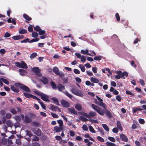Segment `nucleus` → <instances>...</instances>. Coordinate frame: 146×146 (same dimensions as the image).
<instances>
[{
	"mask_svg": "<svg viewBox=\"0 0 146 146\" xmlns=\"http://www.w3.org/2000/svg\"><path fill=\"white\" fill-rule=\"evenodd\" d=\"M91 106L93 109L100 115H103L105 113L106 115L109 118H111L112 117V116L110 112L108 110L102 109L94 104H92Z\"/></svg>",
	"mask_w": 146,
	"mask_h": 146,
	"instance_id": "obj_1",
	"label": "nucleus"
},
{
	"mask_svg": "<svg viewBox=\"0 0 146 146\" xmlns=\"http://www.w3.org/2000/svg\"><path fill=\"white\" fill-rule=\"evenodd\" d=\"M115 73L118 75H115L114 78L117 79H119L120 78L125 79V76L126 77H127L128 76V73L126 71L122 73L121 71L119 70L116 71Z\"/></svg>",
	"mask_w": 146,
	"mask_h": 146,
	"instance_id": "obj_2",
	"label": "nucleus"
},
{
	"mask_svg": "<svg viewBox=\"0 0 146 146\" xmlns=\"http://www.w3.org/2000/svg\"><path fill=\"white\" fill-rule=\"evenodd\" d=\"M15 85L17 87H19L23 90L27 92H29L30 91L29 88L27 86L22 84L20 83H16L15 84Z\"/></svg>",
	"mask_w": 146,
	"mask_h": 146,
	"instance_id": "obj_3",
	"label": "nucleus"
},
{
	"mask_svg": "<svg viewBox=\"0 0 146 146\" xmlns=\"http://www.w3.org/2000/svg\"><path fill=\"white\" fill-rule=\"evenodd\" d=\"M71 91L72 93L77 96L80 97H82L84 96L82 91L78 89L72 88L71 89Z\"/></svg>",
	"mask_w": 146,
	"mask_h": 146,
	"instance_id": "obj_4",
	"label": "nucleus"
},
{
	"mask_svg": "<svg viewBox=\"0 0 146 146\" xmlns=\"http://www.w3.org/2000/svg\"><path fill=\"white\" fill-rule=\"evenodd\" d=\"M15 65L16 66L20 68L27 69L28 67L26 64L23 61H21V62H17L15 63Z\"/></svg>",
	"mask_w": 146,
	"mask_h": 146,
	"instance_id": "obj_5",
	"label": "nucleus"
},
{
	"mask_svg": "<svg viewBox=\"0 0 146 146\" xmlns=\"http://www.w3.org/2000/svg\"><path fill=\"white\" fill-rule=\"evenodd\" d=\"M32 70L35 72L37 76L39 77H41L42 76V74L40 72V70L39 69L38 67H33L32 68Z\"/></svg>",
	"mask_w": 146,
	"mask_h": 146,
	"instance_id": "obj_6",
	"label": "nucleus"
},
{
	"mask_svg": "<svg viewBox=\"0 0 146 146\" xmlns=\"http://www.w3.org/2000/svg\"><path fill=\"white\" fill-rule=\"evenodd\" d=\"M96 97L99 101V102L100 104H99V105L103 107L105 109H106L107 106L106 104L102 102L103 101V100L98 96H96Z\"/></svg>",
	"mask_w": 146,
	"mask_h": 146,
	"instance_id": "obj_7",
	"label": "nucleus"
},
{
	"mask_svg": "<svg viewBox=\"0 0 146 146\" xmlns=\"http://www.w3.org/2000/svg\"><path fill=\"white\" fill-rule=\"evenodd\" d=\"M61 103L62 105L64 107L67 108L70 106V104L66 100H62L61 101Z\"/></svg>",
	"mask_w": 146,
	"mask_h": 146,
	"instance_id": "obj_8",
	"label": "nucleus"
},
{
	"mask_svg": "<svg viewBox=\"0 0 146 146\" xmlns=\"http://www.w3.org/2000/svg\"><path fill=\"white\" fill-rule=\"evenodd\" d=\"M40 81L45 85L48 84L49 82L48 78L45 76H42L40 79Z\"/></svg>",
	"mask_w": 146,
	"mask_h": 146,
	"instance_id": "obj_9",
	"label": "nucleus"
},
{
	"mask_svg": "<svg viewBox=\"0 0 146 146\" xmlns=\"http://www.w3.org/2000/svg\"><path fill=\"white\" fill-rule=\"evenodd\" d=\"M67 110L70 114L76 115H77V111L75 110L73 108H68Z\"/></svg>",
	"mask_w": 146,
	"mask_h": 146,
	"instance_id": "obj_10",
	"label": "nucleus"
},
{
	"mask_svg": "<svg viewBox=\"0 0 146 146\" xmlns=\"http://www.w3.org/2000/svg\"><path fill=\"white\" fill-rule=\"evenodd\" d=\"M120 137L121 140L125 142H127L128 139L127 137L123 133H121L120 135Z\"/></svg>",
	"mask_w": 146,
	"mask_h": 146,
	"instance_id": "obj_11",
	"label": "nucleus"
},
{
	"mask_svg": "<svg viewBox=\"0 0 146 146\" xmlns=\"http://www.w3.org/2000/svg\"><path fill=\"white\" fill-rule=\"evenodd\" d=\"M40 98L42 100L44 101L48 102L49 101V96L48 95H46L44 93H43Z\"/></svg>",
	"mask_w": 146,
	"mask_h": 146,
	"instance_id": "obj_12",
	"label": "nucleus"
},
{
	"mask_svg": "<svg viewBox=\"0 0 146 146\" xmlns=\"http://www.w3.org/2000/svg\"><path fill=\"white\" fill-rule=\"evenodd\" d=\"M63 127L61 126H55L54 127V130L56 133L59 132L61 131H63Z\"/></svg>",
	"mask_w": 146,
	"mask_h": 146,
	"instance_id": "obj_13",
	"label": "nucleus"
},
{
	"mask_svg": "<svg viewBox=\"0 0 146 146\" xmlns=\"http://www.w3.org/2000/svg\"><path fill=\"white\" fill-rule=\"evenodd\" d=\"M57 88L58 91L60 92H62L65 89V86L61 84H58L57 85Z\"/></svg>",
	"mask_w": 146,
	"mask_h": 146,
	"instance_id": "obj_14",
	"label": "nucleus"
},
{
	"mask_svg": "<svg viewBox=\"0 0 146 146\" xmlns=\"http://www.w3.org/2000/svg\"><path fill=\"white\" fill-rule=\"evenodd\" d=\"M25 122L26 123H30L31 122L32 119L31 117L27 115L25 116Z\"/></svg>",
	"mask_w": 146,
	"mask_h": 146,
	"instance_id": "obj_15",
	"label": "nucleus"
},
{
	"mask_svg": "<svg viewBox=\"0 0 146 146\" xmlns=\"http://www.w3.org/2000/svg\"><path fill=\"white\" fill-rule=\"evenodd\" d=\"M50 108L51 110L54 111H56L58 110L60 112L61 111L60 109L57 106L51 105V106Z\"/></svg>",
	"mask_w": 146,
	"mask_h": 146,
	"instance_id": "obj_16",
	"label": "nucleus"
},
{
	"mask_svg": "<svg viewBox=\"0 0 146 146\" xmlns=\"http://www.w3.org/2000/svg\"><path fill=\"white\" fill-rule=\"evenodd\" d=\"M96 113L93 111H90L89 113V118H95Z\"/></svg>",
	"mask_w": 146,
	"mask_h": 146,
	"instance_id": "obj_17",
	"label": "nucleus"
},
{
	"mask_svg": "<svg viewBox=\"0 0 146 146\" xmlns=\"http://www.w3.org/2000/svg\"><path fill=\"white\" fill-rule=\"evenodd\" d=\"M33 131V133L38 136H40L41 135V131L40 129H38L37 130L34 129Z\"/></svg>",
	"mask_w": 146,
	"mask_h": 146,
	"instance_id": "obj_18",
	"label": "nucleus"
},
{
	"mask_svg": "<svg viewBox=\"0 0 146 146\" xmlns=\"http://www.w3.org/2000/svg\"><path fill=\"white\" fill-rule=\"evenodd\" d=\"M51 100L53 101V102L55 104L58 106L60 105V104L59 103V101L57 98L54 97H53L51 98Z\"/></svg>",
	"mask_w": 146,
	"mask_h": 146,
	"instance_id": "obj_19",
	"label": "nucleus"
},
{
	"mask_svg": "<svg viewBox=\"0 0 146 146\" xmlns=\"http://www.w3.org/2000/svg\"><path fill=\"white\" fill-rule=\"evenodd\" d=\"M53 71L55 74L57 75L59 74V70L58 68L56 67H55L53 68Z\"/></svg>",
	"mask_w": 146,
	"mask_h": 146,
	"instance_id": "obj_20",
	"label": "nucleus"
},
{
	"mask_svg": "<svg viewBox=\"0 0 146 146\" xmlns=\"http://www.w3.org/2000/svg\"><path fill=\"white\" fill-rule=\"evenodd\" d=\"M23 17L26 20L28 21H30L32 20V18L26 14H23Z\"/></svg>",
	"mask_w": 146,
	"mask_h": 146,
	"instance_id": "obj_21",
	"label": "nucleus"
},
{
	"mask_svg": "<svg viewBox=\"0 0 146 146\" xmlns=\"http://www.w3.org/2000/svg\"><path fill=\"white\" fill-rule=\"evenodd\" d=\"M116 124H117V128L118 129H119V130L121 131L123 129V128L121 126V123H120V121H117V122Z\"/></svg>",
	"mask_w": 146,
	"mask_h": 146,
	"instance_id": "obj_22",
	"label": "nucleus"
},
{
	"mask_svg": "<svg viewBox=\"0 0 146 146\" xmlns=\"http://www.w3.org/2000/svg\"><path fill=\"white\" fill-rule=\"evenodd\" d=\"M75 108L78 111H81L82 109L81 105L79 104H76L75 106Z\"/></svg>",
	"mask_w": 146,
	"mask_h": 146,
	"instance_id": "obj_23",
	"label": "nucleus"
},
{
	"mask_svg": "<svg viewBox=\"0 0 146 146\" xmlns=\"http://www.w3.org/2000/svg\"><path fill=\"white\" fill-rule=\"evenodd\" d=\"M50 84H51L52 88L53 89L56 90L57 89V86H56V84L54 83V82L53 81H51V82H50Z\"/></svg>",
	"mask_w": 146,
	"mask_h": 146,
	"instance_id": "obj_24",
	"label": "nucleus"
},
{
	"mask_svg": "<svg viewBox=\"0 0 146 146\" xmlns=\"http://www.w3.org/2000/svg\"><path fill=\"white\" fill-rule=\"evenodd\" d=\"M90 81L94 83H98L99 82V80L98 79L93 77L91 78Z\"/></svg>",
	"mask_w": 146,
	"mask_h": 146,
	"instance_id": "obj_25",
	"label": "nucleus"
},
{
	"mask_svg": "<svg viewBox=\"0 0 146 146\" xmlns=\"http://www.w3.org/2000/svg\"><path fill=\"white\" fill-rule=\"evenodd\" d=\"M11 90L15 92H19V90L14 86H11Z\"/></svg>",
	"mask_w": 146,
	"mask_h": 146,
	"instance_id": "obj_26",
	"label": "nucleus"
},
{
	"mask_svg": "<svg viewBox=\"0 0 146 146\" xmlns=\"http://www.w3.org/2000/svg\"><path fill=\"white\" fill-rule=\"evenodd\" d=\"M6 124L9 127H12L13 125V124L10 120H8L7 121Z\"/></svg>",
	"mask_w": 146,
	"mask_h": 146,
	"instance_id": "obj_27",
	"label": "nucleus"
},
{
	"mask_svg": "<svg viewBox=\"0 0 146 146\" xmlns=\"http://www.w3.org/2000/svg\"><path fill=\"white\" fill-rule=\"evenodd\" d=\"M19 71L20 72V74L22 76L25 75L24 73H26V71L25 70L23 69H19Z\"/></svg>",
	"mask_w": 146,
	"mask_h": 146,
	"instance_id": "obj_28",
	"label": "nucleus"
},
{
	"mask_svg": "<svg viewBox=\"0 0 146 146\" xmlns=\"http://www.w3.org/2000/svg\"><path fill=\"white\" fill-rule=\"evenodd\" d=\"M19 33L21 34H24L27 33V31L25 29H21L19 30Z\"/></svg>",
	"mask_w": 146,
	"mask_h": 146,
	"instance_id": "obj_29",
	"label": "nucleus"
},
{
	"mask_svg": "<svg viewBox=\"0 0 146 146\" xmlns=\"http://www.w3.org/2000/svg\"><path fill=\"white\" fill-rule=\"evenodd\" d=\"M102 126L104 129L106 130L107 131H109V129L107 125L106 124H102Z\"/></svg>",
	"mask_w": 146,
	"mask_h": 146,
	"instance_id": "obj_30",
	"label": "nucleus"
},
{
	"mask_svg": "<svg viewBox=\"0 0 146 146\" xmlns=\"http://www.w3.org/2000/svg\"><path fill=\"white\" fill-rule=\"evenodd\" d=\"M23 94L27 98H31V96L32 94H29L27 93L24 92L23 93Z\"/></svg>",
	"mask_w": 146,
	"mask_h": 146,
	"instance_id": "obj_31",
	"label": "nucleus"
},
{
	"mask_svg": "<svg viewBox=\"0 0 146 146\" xmlns=\"http://www.w3.org/2000/svg\"><path fill=\"white\" fill-rule=\"evenodd\" d=\"M38 34L36 32H33L32 33V36L33 37L36 38L38 37Z\"/></svg>",
	"mask_w": 146,
	"mask_h": 146,
	"instance_id": "obj_32",
	"label": "nucleus"
},
{
	"mask_svg": "<svg viewBox=\"0 0 146 146\" xmlns=\"http://www.w3.org/2000/svg\"><path fill=\"white\" fill-rule=\"evenodd\" d=\"M64 94L70 98H72V95L70 94L67 91H65L64 92Z\"/></svg>",
	"mask_w": 146,
	"mask_h": 146,
	"instance_id": "obj_33",
	"label": "nucleus"
},
{
	"mask_svg": "<svg viewBox=\"0 0 146 146\" xmlns=\"http://www.w3.org/2000/svg\"><path fill=\"white\" fill-rule=\"evenodd\" d=\"M106 145L107 146H115V144L109 142H107L106 143Z\"/></svg>",
	"mask_w": 146,
	"mask_h": 146,
	"instance_id": "obj_34",
	"label": "nucleus"
},
{
	"mask_svg": "<svg viewBox=\"0 0 146 146\" xmlns=\"http://www.w3.org/2000/svg\"><path fill=\"white\" fill-rule=\"evenodd\" d=\"M1 80L6 84L8 85L9 82L6 79L3 78H1Z\"/></svg>",
	"mask_w": 146,
	"mask_h": 146,
	"instance_id": "obj_35",
	"label": "nucleus"
},
{
	"mask_svg": "<svg viewBox=\"0 0 146 146\" xmlns=\"http://www.w3.org/2000/svg\"><path fill=\"white\" fill-rule=\"evenodd\" d=\"M79 67L80 68L81 71L82 72H84L85 71V67L84 66H83L82 65V64H79Z\"/></svg>",
	"mask_w": 146,
	"mask_h": 146,
	"instance_id": "obj_36",
	"label": "nucleus"
},
{
	"mask_svg": "<svg viewBox=\"0 0 146 146\" xmlns=\"http://www.w3.org/2000/svg\"><path fill=\"white\" fill-rule=\"evenodd\" d=\"M81 61L82 62H84L86 60V57L84 55H82L80 58Z\"/></svg>",
	"mask_w": 146,
	"mask_h": 146,
	"instance_id": "obj_37",
	"label": "nucleus"
},
{
	"mask_svg": "<svg viewBox=\"0 0 146 146\" xmlns=\"http://www.w3.org/2000/svg\"><path fill=\"white\" fill-rule=\"evenodd\" d=\"M37 54L36 52L33 53L30 56V57L31 59H32L36 57L37 56Z\"/></svg>",
	"mask_w": 146,
	"mask_h": 146,
	"instance_id": "obj_38",
	"label": "nucleus"
},
{
	"mask_svg": "<svg viewBox=\"0 0 146 146\" xmlns=\"http://www.w3.org/2000/svg\"><path fill=\"white\" fill-rule=\"evenodd\" d=\"M58 123L59 124V126L62 127L63 126V122L62 121L61 119H59L57 121Z\"/></svg>",
	"mask_w": 146,
	"mask_h": 146,
	"instance_id": "obj_39",
	"label": "nucleus"
},
{
	"mask_svg": "<svg viewBox=\"0 0 146 146\" xmlns=\"http://www.w3.org/2000/svg\"><path fill=\"white\" fill-rule=\"evenodd\" d=\"M30 26L28 28V31L30 32H32L33 31V28L31 27L33 26L31 25H29Z\"/></svg>",
	"mask_w": 146,
	"mask_h": 146,
	"instance_id": "obj_40",
	"label": "nucleus"
},
{
	"mask_svg": "<svg viewBox=\"0 0 146 146\" xmlns=\"http://www.w3.org/2000/svg\"><path fill=\"white\" fill-rule=\"evenodd\" d=\"M97 139L99 141L102 142H104V139L100 136L97 137Z\"/></svg>",
	"mask_w": 146,
	"mask_h": 146,
	"instance_id": "obj_41",
	"label": "nucleus"
},
{
	"mask_svg": "<svg viewBox=\"0 0 146 146\" xmlns=\"http://www.w3.org/2000/svg\"><path fill=\"white\" fill-rule=\"evenodd\" d=\"M39 40V38H33L30 40H29V43H31L34 42H36L38 41Z\"/></svg>",
	"mask_w": 146,
	"mask_h": 146,
	"instance_id": "obj_42",
	"label": "nucleus"
},
{
	"mask_svg": "<svg viewBox=\"0 0 146 146\" xmlns=\"http://www.w3.org/2000/svg\"><path fill=\"white\" fill-rule=\"evenodd\" d=\"M102 58L101 56H96L94 57V59L95 60H100L102 59Z\"/></svg>",
	"mask_w": 146,
	"mask_h": 146,
	"instance_id": "obj_43",
	"label": "nucleus"
},
{
	"mask_svg": "<svg viewBox=\"0 0 146 146\" xmlns=\"http://www.w3.org/2000/svg\"><path fill=\"white\" fill-rule=\"evenodd\" d=\"M34 29L36 31L39 32L41 30V28L39 26L37 25L34 27Z\"/></svg>",
	"mask_w": 146,
	"mask_h": 146,
	"instance_id": "obj_44",
	"label": "nucleus"
},
{
	"mask_svg": "<svg viewBox=\"0 0 146 146\" xmlns=\"http://www.w3.org/2000/svg\"><path fill=\"white\" fill-rule=\"evenodd\" d=\"M108 139L110 141L113 142H115V140L113 137H109L108 138Z\"/></svg>",
	"mask_w": 146,
	"mask_h": 146,
	"instance_id": "obj_45",
	"label": "nucleus"
},
{
	"mask_svg": "<svg viewBox=\"0 0 146 146\" xmlns=\"http://www.w3.org/2000/svg\"><path fill=\"white\" fill-rule=\"evenodd\" d=\"M89 129L91 132L93 133H95V130H94L93 127L91 125L89 126Z\"/></svg>",
	"mask_w": 146,
	"mask_h": 146,
	"instance_id": "obj_46",
	"label": "nucleus"
},
{
	"mask_svg": "<svg viewBox=\"0 0 146 146\" xmlns=\"http://www.w3.org/2000/svg\"><path fill=\"white\" fill-rule=\"evenodd\" d=\"M38 102L40 104L42 108L44 110H46V107L43 102L41 101H38Z\"/></svg>",
	"mask_w": 146,
	"mask_h": 146,
	"instance_id": "obj_47",
	"label": "nucleus"
},
{
	"mask_svg": "<svg viewBox=\"0 0 146 146\" xmlns=\"http://www.w3.org/2000/svg\"><path fill=\"white\" fill-rule=\"evenodd\" d=\"M115 17L117 21H119L120 20L119 15L118 13H115Z\"/></svg>",
	"mask_w": 146,
	"mask_h": 146,
	"instance_id": "obj_48",
	"label": "nucleus"
},
{
	"mask_svg": "<svg viewBox=\"0 0 146 146\" xmlns=\"http://www.w3.org/2000/svg\"><path fill=\"white\" fill-rule=\"evenodd\" d=\"M45 33V31L44 30H42L41 29L39 31L38 34L40 35H44Z\"/></svg>",
	"mask_w": 146,
	"mask_h": 146,
	"instance_id": "obj_49",
	"label": "nucleus"
},
{
	"mask_svg": "<svg viewBox=\"0 0 146 146\" xmlns=\"http://www.w3.org/2000/svg\"><path fill=\"white\" fill-rule=\"evenodd\" d=\"M14 126L16 128L17 127H20L21 124L19 123L18 122H17L15 123Z\"/></svg>",
	"mask_w": 146,
	"mask_h": 146,
	"instance_id": "obj_50",
	"label": "nucleus"
},
{
	"mask_svg": "<svg viewBox=\"0 0 146 146\" xmlns=\"http://www.w3.org/2000/svg\"><path fill=\"white\" fill-rule=\"evenodd\" d=\"M12 115L11 114L9 113H7L6 114V117L7 119H9L11 118V117Z\"/></svg>",
	"mask_w": 146,
	"mask_h": 146,
	"instance_id": "obj_51",
	"label": "nucleus"
},
{
	"mask_svg": "<svg viewBox=\"0 0 146 146\" xmlns=\"http://www.w3.org/2000/svg\"><path fill=\"white\" fill-rule=\"evenodd\" d=\"M6 117L5 115H4L1 118V120L3 122V123H5L6 121Z\"/></svg>",
	"mask_w": 146,
	"mask_h": 146,
	"instance_id": "obj_52",
	"label": "nucleus"
},
{
	"mask_svg": "<svg viewBox=\"0 0 146 146\" xmlns=\"http://www.w3.org/2000/svg\"><path fill=\"white\" fill-rule=\"evenodd\" d=\"M26 131L27 132V135H28L30 137H31L32 136V135L30 131L27 130Z\"/></svg>",
	"mask_w": 146,
	"mask_h": 146,
	"instance_id": "obj_53",
	"label": "nucleus"
},
{
	"mask_svg": "<svg viewBox=\"0 0 146 146\" xmlns=\"http://www.w3.org/2000/svg\"><path fill=\"white\" fill-rule=\"evenodd\" d=\"M11 36V35L9 33L7 32H6L4 35V37L5 38H8L9 37Z\"/></svg>",
	"mask_w": 146,
	"mask_h": 146,
	"instance_id": "obj_54",
	"label": "nucleus"
},
{
	"mask_svg": "<svg viewBox=\"0 0 146 146\" xmlns=\"http://www.w3.org/2000/svg\"><path fill=\"white\" fill-rule=\"evenodd\" d=\"M98 131L100 132L102 134V135H104V130L102 128H100L98 127Z\"/></svg>",
	"mask_w": 146,
	"mask_h": 146,
	"instance_id": "obj_55",
	"label": "nucleus"
},
{
	"mask_svg": "<svg viewBox=\"0 0 146 146\" xmlns=\"http://www.w3.org/2000/svg\"><path fill=\"white\" fill-rule=\"evenodd\" d=\"M31 98H32L33 99H35L37 100V101H38V102L40 101L41 100L39 98L37 97L36 96H34L32 94L31 96Z\"/></svg>",
	"mask_w": 146,
	"mask_h": 146,
	"instance_id": "obj_56",
	"label": "nucleus"
},
{
	"mask_svg": "<svg viewBox=\"0 0 146 146\" xmlns=\"http://www.w3.org/2000/svg\"><path fill=\"white\" fill-rule=\"evenodd\" d=\"M74 72L76 74H79L80 73V71L77 69H74Z\"/></svg>",
	"mask_w": 146,
	"mask_h": 146,
	"instance_id": "obj_57",
	"label": "nucleus"
},
{
	"mask_svg": "<svg viewBox=\"0 0 146 146\" xmlns=\"http://www.w3.org/2000/svg\"><path fill=\"white\" fill-rule=\"evenodd\" d=\"M15 119L17 121H21V117L18 116H15Z\"/></svg>",
	"mask_w": 146,
	"mask_h": 146,
	"instance_id": "obj_58",
	"label": "nucleus"
},
{
	"mask_svg": "<svg viewBox=\"0 0 146 146\" xmlns=\"http://www.w3.org/2000/svg\"><path fill=\"white\" fill-rule=\"evenodd\" d=\"M33 125L35 126L38 127L39 126V123L37 122H33L32 123Z\"/></svg>",
	"mask_w": 146,
	"mask_h": 146,
	"instance_id": "obj_59",
	"label": "nucleus"
},
{
	"mask_svg": "<svg viewBox=\"0 0 146 146\" xmlns=\"http://www.w3.org/2000/svg\"><path fill=\"white\" fill-rule=\"evenodd\" d=\"M139 123L142 124H143L145 123V121L143 119H139Z\"/></svg>",
	"mask_w": 146,
	"mask_h": 146,
	"instance_id": "obj_60",
	"label": "nucleus"
},
{
	"mask_svg": "<svg viewBox=\"0 0 146 146\" xmlns=\"http://www.w3.org/2000/svg\"><path fill=\"white\" fill-rule=\"evenodd\" d=\"M39 140V138L36 135L34 136V138L33 139V141H37Z\"/></svg>",
	"mask_w": 146,
	"mask_h": 146,
	"instance_id": "obj_61",
	"label": "nucleus"
},
{
	"mask_svg": "<svg viewBox=\"0 0 146 146\" xmlns=\"http://www.w3.org/2000/svg\"><path fill=\"white\" fill-rule=\"evenodd\" d=\"M12 38L15 40H19V35L14 36L12 37Z\"/></svg>",
	"mask_w": 146,
	"mask_h": 146,
	"instance_id": "obj_62",
	"label": "nucleus"
},
{
	"mask_svg": "<svg viewBox=\"0 0 146 146\" xmlns=\"http://www.w3.org/2000/svg\"><path fill=\"white\" fill-rule=\"evenodd\" d=\"M71 136L74 137V136L75 133L72 130H70L69 132Z\"/></svg>",
	"mask_w": 146,
	"mask_h": 146,
	"instance_id": "obj_63",
	"label": "nucleus"
},
{
	"mask_svg": "<svg viewBox=\"0 0 146 146\" xmlns=\"http://www.w3.org/2000/svg\"><path fill=\"white\" fill-rule=\"evenodd\" d=\"M10 112L13 114H15L17 113V111L14 109H12L10 111Z\"/></svg>",
	"mask_w": 146,
	"mask_h": 146,
	"instance_id": "obj_64",
	"label": "nucleus"
}]
</instances>
